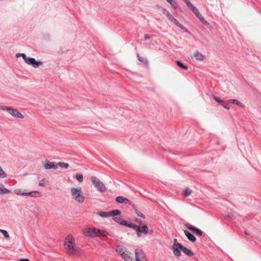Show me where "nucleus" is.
<instances>
[{
  "label": "nucleus",
  "instance_id": "nucleus-54",
  "mask_svg": "<svg viewBox=\"0 0 261 261\" xmlns=\"http://www.w3.org/2000/svg\"><path fill=\"white\" fill-rule=\"evenodd\" d=\"M244 233L247 236L249 235V233L246 230L244 231Z\"/></svg>",
  "mask_w": 261,
  "mask_h": 261
},
{
  "label": "nucleus",
  "instance_id": "nucleus-15",
  "mask_svg": "<svg viewBox=\"0 0 261 261\" xmlns=\"http://www.w3.org/2000/svg\"><path fill=\"white\" fill-rule=\"evenodd\" d=\"M97 237H106L109 235V233L104 230H101L100 229L97 228Z\"/></svg>",
  "mask_w": 261,
  "mask_h": 261
},
{
  "label": "nucleus",
  "instance_id": "nucleus-50",
  "mask_svg": "<svg viewBox=\"0 0 261 261\" xmlns=\"http://www.w3.org/2000/svg\"><path fill=\"white\" fill-rule=\"evenodd\" d=\"M19 261H30L28 258H22L20 259Z\"/></svg>",
  "mask_w": 261,
  "mask_h": 261
},
{
  "label": "nucleus",
  "instance_id": "nucleus-33",
  "mask_svg": "<svg viewBox=\"0 0 261 261\" xmlns=\"http://www.w3.org/2000/svg\"><path fill=\"white\" fill-rule=\"evenodd\" d=\"M213 98L214 99V100L217 101L218 103L221 104L222 105L223 103H224V101L222 99H221L220 98H219L218 97L215 96V95H213Z\"/></svg>",
  "mask_w": 261,
  "mask_h": 261
},
{
  "label": "nucleus",
  "instance_id": "nucleus-13",
  "mask_svg": "<svg viewBox=\"0 0 261 261\" xmlns=\"http://www.w3.org/2000/svg\"><path fill=\"white\" fill-rule=\"evenodd\" d=\"M184 234L187 237L188 240L191 242H194L196 241V237L187 230H184Z\"/></svg>",
  "mask_w": 261,
  "mask_h": 261
},
{
  "label": "nucleus",
  "instance_id": "nucleus-4",
  "mask_svg": "<svg viewBox=\"0 0 261 261\" xmlns=\"http://www.w3.org/2000/svg\"><path fill=\"white\" fill-rule=\"evenodd\" d=\"M71 193L74 199L78 202L82 203L84 201V196L82 195V191L77 188H71Z\"/></svg>",
  "mask_w": 261,
  "mask_h": 261
},
{
  "label": "nucleus",
  "instance_id": "nucleus-22",
  "mask_svg": "<svg viewBox=\"0 0 261 261\" xmlns=\"http://www.w3.org/2000/svg\"><path fill=\"white\" fill-rule=\"evenodd\" d=\"M162 10L163 12V14L165 15L170 20H171V18L173 17V16L170 13V12L167 11L165 8H162Z\"/></svg>",
  "mask_w": 261,
  "mask_h": 261
},
{
  "label": "nucleus",
  "instance_id": "nucleus-32",
  "mask_svg": "<svg viewBox=\"0 0 261 261\" xmlns=\"http://www.w3.org/2000/svg\"><path fill=\"white\" fill-rule=\"evenodd\" d=\"M0 232L3 234L5 238L8 239L10 237L9 234L7 230L0 229Z\"/></svg>",
  "mask_w": 261,
  "mask_h": 261
},
{
  "label": "nucleus",
  "instance_id": "nucleus-27",
  "mask_svg": "<svg viewBox=\"0 0 261 261\" xmlns=\"http://www.w3.org/2000/svg\"><path fill=\"white\" fill-rule=\"evenodd\" d=\"M14 193L17 195L25 196V192H23V190L21 189H16L14 190Z\"/></svg>",
  "mask_w": 261,
  "mask_h": 261
},
{
  "label": "nucleus",
  "instance_id": "nucleus-37",
  "mask_svg": "<svg viewBox=\"0 0 261 261\" xmlns=\"http://www.w3.org/2000/svg\"><path fill=\"white\" fill-rule=\"evenodd\" d=\"M6 177L5 172L3 170L2 168L0 166V177L4 178Z\"/></svg>",
  "mask_w": 261,
  "mask_h": 261
},
{
  "label": "nucleus",
  "instance_id": "nucleus-31",
  "mask_svg": "<svg viewBox=\"0 0 261 261\" xmlns=\"http://www.w3.org/2000/svg\"><path fill=\"white\" fill-rule=\"evenodd\" d=\"M137 57L138 58V60L142 63H143L144 64H148V61L146 58H144L143 57H140L139 54L137 55Z\"/></svg>",
  "mask_w": 261,
  "mask_h": 261
},
{
  "label": "nucleus",
  "instance_id": "nucleus-52",
  "mask_svg": "<svg viewBox=\"0 0 261 261\" xmlns=\"http://www.w3.org/2000/svg\"><path fill=\"white\" fill-rule=\"evenodd\" d=\"M169 4H171L173 2V0H166Z\"/></svg>",
  "mask_w": 261,
  "mask_h": 261
},
{
  "label": "nucleus",
  "instance_id": "nucleus-46",
  "mask_svg": "<svg viewBox=\"0 0 261 261\" xmlns=\"http://www.w3.org/2000/svg\"><path fill=\"white\" fill-rule=\"evenodd\" d=\"M202 22H203L204 24H206V25H209V23L208 22L205 20L204 18H202Z\"/></svg>",
  "mask_w": 261,
  "mask_h": 261
},
{
  "label": "nucleus",
  "instance_id": "nucleus-5",
  "mask_svg": "<svg viewBox=\"0 0 261 261\" xmlns=\"http://www.w3.org/2000/svg\"><path fill=\"white\" fill-rule=\"evenodd\" d=\"M91 181L96 189L99 192L103 193L106 191L105 185L95 176L91 177Z\"/></svg>",
  "mask_w": 261,
  "mask_h": 261
},
{
  "label": "nucleus",
  "instance_id": "nucleus-30",
  "mask_svg": "<svg viewBox=\"0 0 261 261\" xmlns=\"http://www.w3.org/2000/svg\"><path fill=\"white\" fill-rule=\"evenodd\" d=\"M125 261H134V259L131 257L127 253L123 254L122 257Z\"/></svg>",
  "mask_w": 261,
  "mask_h": 261
},
{
  "label": "nucleus",
  "instance_id": "nucleus-24",
  "mask_svg": "<svg viewBox=\"0 0 261 261\" xmlns=\"http://www.w3.org/2000/svg\"><path fill=\"white\" fill-rule=\"evenodd\" d=\"M132 228L136 231L137 237L138 238L140 237L141 232V227L135 224Z\"/></svg>",
  "mask_w": 261,
  "mask_h": 261
},
{
  "label": "nucleus",
  "instance_id": "nucleus-44",
  "mask_svg": "<svg viewBox=\"0 0 261 261\" xmlns=\"http://www.w3.org/2000/svg\"><path fill=\"white\" fill-rule=\"evenodd\" d=\"M196 16L197 17H198V18L200 19V20L202 22V18H203V16L201 15V13H200V15H196Z\"/></svg>",
  "mask_w": 261,
  "mask_h": 261
},
{
  "label": "nucleus",
  "instance_id": "nucleus-55",
  "mask_svg": "<svg viewBox=\"0 0 261 261\" xmlns=\"http://www.w3.org/2000/svg\"><path fill=\"white\" fill-rule=\"evenodd\" d=\"M233 214H230V215H228V217H233Z\"/></svg>",
  "mask_w": 261,
  "mask_h": 261
},
{
  "label": "nucleus",
  "instance_id": "nucleus-26",
  "mask_svg": "<svg viewBox=\"0 0 261 261\" xmlns=\"http://www.w3.org/2000/svg\"><path fill=\"white\" fill-rule=\"evenodd\" d=\"M176 63L178 67L183 69L187 70L188 69V67L184 65V64L182 62L179 60L176 61Z\"/></svg>",
  "mask_w": 261,
  "mask_h": 261
},
{
  "label": "nucleus",
  "instance_id": "nucleus-51",
  "mask_svg": "<svg viewBox=\"0 0 261 261\" xmlns=\"http://www.w3.org/2000/svg\"><path fill=\"white\" fill-rule=\"evenodd\" d=\"M136 222H138V223H140L141 222V220L140 219H136Z\"/></svg>",
  "mask_w": 261,
  "mask_h": 261
},
{
  "label": "nucleus",
  "instance_id": "nucleus-21",
  "mask_svg": "<svg viewBox=\"0 0 261 261\" xmlns=\"http://www.w3.org/2000/svg\"><path fill=\"white\" fill-rule=\"evenodd\" d=\"M170 21L172 22L174 24H175L176 26L179 27L180 29H183V25L180 24L179 22V21L174 17L173 18H171V20Z\"/></svg>",
  "mask_w": 261,
  "mask_h": 261
},
{
  "label": "nucleus",
  "instance_id": "nucleus-14",
  "mask_svg": "<svg viewBox=\"0 0 261 261\" xmlns=\"http://www.w3.org/2000/svg\"><path fill=\"white\" fill-rule=\"evenodd\" d=\"M194 56L197 60L200 61L204 60L205 58V56L199 53L198 51H197L194 53Z\"/></svg>",
  "mask_w": 261,
  "mask_h": 261
},
{
  "label": "nucleus",
  "instance_id": "nucleus-35",
  "mask_svg": "<svg viewBox=\"0 0 261 261\" xmlns=\"http://www.w3.org/2000/svg\"><path fill=\"white\" fill-rule=\"evenodd\" d=\"M192 191L189 188H187L184 191V194L186 196H189L191 194Z\"/></svg>",
  "mask_w": 261,
  "mask_h": 261
},
{
  "label": "nucleus",
  "instance_id": "nucleus-40",
  "mask_svg": "<svg viewBox=\"0 0 261 261\" xmlns=\"http://www.w3.org/2000/svg\"><path fill=\"white\" fill-rule=\"evenodd\" d=\"M222 106L223 107L227 109V110H229L230 109V106H229V105L228 103H225L224 102V103L222 104Z\"/></svg>",
  "mask_w": 261,
  "mask_h": 261
},
{
  "label": "nucleus",
  "instance_id": "nucleus-7",
  "mask_svg": "<svg viewBox=\"0 0 261 261\" xmlns=\"http://www.w3.org/2000/svg\"><path fill=\"white\" fill-rule=\"evenodd\" d=\"M64 245L65 246L66 249H67V253L69 255H73L77 252V248L74 247L73 245L67 244V242H65Z\"/></svg>",
  "mask_w": 261,
  "mask_h": 261
},
{
  "label": "nucleus",
  "instance_id": "nucleus-45",
  "mask_svg": "<svg viewBox=\"0 0 261 261\" xmlns=\"http://www.w3.org/2000/svg\"><path fill=\"white\" fill-rule=\"evenodd\" d=\"M145 40H147V39H149L150 38V36L149 35H147V34H145L144 35V37Z\"/></svg>",
  "mask_w": 261,
  "mask_h": 261
},
{
  "label": "nucleus",
  "instance_id": "nucleus-20",
  "mask_svg": "<svg viewBox=\"0 0 261 261\" xmlns=\"http://www.w3.org/2000/svg\"><path fill=\"white\" fill-rule=\"evenodd\" d=\"M74 242V239L72 236L68 235L66 237L65 242H67V244H72Z\"/></svg>",
  "mask_w": 261,
  "mask_h": 261
},
{
  "label": "nucleus",
  "instance_id": "nucleus-28",
  "mask_svg": "<svg viewBox=\"0 0 261 261\" xmlns=\"http://www.w3.org/2000/svg\"><path fill=\"white\" fill-rule=\"evenodd\" d=\"M58 165V167L59 166L61 168H65V169H67L69 167V164L68 163H64V162H60L58 163L57 164Z\"/></svg>",
  "mask_w": 261,
  "mask_h": 261
},
{
  "label": "nucleus",
  "instance_id": "nucleus-18",
  "mask_svg": "<svg viewBox=\"0 0 261 261\" xmlns=\"http://www.w3.org/2000/svg\"><path fill=\"white\" fill-rule=\"evenodd\" d=\"M10 193V191L6 189L4 185L0 182V194H8Z\"/></svg>",
  "mask_w": 261,
  "mask_h": 261
},
{
  "label": "nucleus",
  "instance_id": "nucleus-10",
  "mask_svg": "<svg viewBox=\"0 0 261 261\" xmlns=\"http://www.w3.org/2000/svg\"><path fill=\"white\" fill-rule=\"evenodd\" d=\"M136 260L146 259L143 251L139 249H136L135 251Z\"/></svg>",
  "mask_w": 261,
  "mask_h": 261
},
{
  "label": "nucleus",
  "instance_id": "nucleus-9",
  "mask_svg": "<svg viewBox=\"0 0 261 261\" xmlns=\"http://www.w3.org/2000/svg\"><path fill=\"white\" fill-rule=\"evenodd\" d=\"M44 168L46 169H57L58 165H56L54 162H50L48 160H45L43 163Z\"/></svg>",
  "mask_w": 261,
  "mask_h": 261
},
{
  "label": "nucleus",
  "instance_id": "nucleus-29",
  "mask_svg": "<svg viewBox=\"0 0 261 261\" xmlns=\"http://www.w3.org/2000/svg\"><path fill=\"white\" fill-rule=\"evenodd\" d=\"M148 227L146 225H144L141 227V232L146 234L148 232Z\"/></svg>",
  "mask_w": 261,
  "mask_h": 261
},
{
  "label": "nucleus",
  "instance_id": "nucleus-16",
  "mask_svg": "<svg viewBox=\"0 0 261 261\" xmlns=\"http://www.w3.org/2000/svg\"><path fill=\"white\" fill-rule=\"evenodd\" d=\"M119 224L120 225L126 226L131 228H132L135 225V224L133 223L132 222H129L126 220L120 221L119 222Z\"/></svg>",
  "mask_w": 261,
  "mask_h": 261
},
{
  "label": "nucleus",
  "instance_id": "nucleus-36",
  "mask_svg": "<svg viewBox=\"0 0 261 261\" xmlns=\"http://www.w3.org/2000/svg\"><path fill=\"white\" fill-rule=\"evenodd\" d=\"M229 102L231 103H236V105H237L238 106H242V103L238 101L236 99H231V100H229Z\"/></svg>",
  "mask_w": 261,
  "mask_h": 261
},
{
  "label": "nucleus",
  "instance_id": "nucleus-47",
  "mask_svg": "<svg viewBox=\"0 0 261 261\" xmlns=\"http://www.w3.org/2000/svg\"><path fill=\"white\" fill-rule=\"evenodd\" d=\"M130 205L132 206V207H133V209L135 211H136V210H137L136 206L134 204L132 203V204Z\"/></svg>",
  "mask_w": 261,
  "mask_h": 261
},
{
  "label": "nucleus",
  "instance_id": "nucleus-48",
  "mask_svg": "<svg viewBox=\"0 0 261 261\" xmlns=\"http://www.w3.org/2000/svg\"><path fill=\"white\" fill-rule=\"evenodd\" d=\"M170 4V5H171V6H172V7H173L174 8H176V6H175V3H174V1H173V2H172V3H171V4Z\"/></svg>",
  "mask_w": 261,
  "mask_h": 261
},
{
  "label": "nucleus",
  "instance_id": "nucleus-1",
  "mask_svg": "<svg viewBox=\"0 0 261 261\" xmlns=\"http://www.w3.org/2000/svg\"><path fill=\"white\" fill-rule=\"evenodd\" d=\"M16 57L17 58L22 57L27 64L32 65L34 68H38L43 64L42 62L37 61L35 58L32 57H28L24 53H17Z\"/></svg>",
  "mask_w": 261,
  "mask_h": 261
},
{
  "label": "nucleus",
  "instance_id": "nucleus-43",
  "mask_svg": "<svg viewBox=\"0 0 261 261\" xmlns=\"http://www.w3.org/2000/svg\"><path fill=\"white\" fill-rule=\"evenodd\" d=\"M181 30H184L185 32L187 33L188 34H190V32L183 25V29H181Z\"/></svg>",
  "mask_w": 261,
  "mask_h": 261
},
{
  "label": "nucleus",
  "instance_id": "nucleus-11",
  "mask_svg": "<svg viewBox=\"0 0 261 261\" xmlns=\"http://www.w3.org/2000/svg\"><path fill=\"white\" fill-rule=\"evenodd\" d=\"M184 2L187 4V6L193 11V12L195 15H200V12L198 9L195 7L189 0H184Z\"/></svg>",
  "mask_w": 261,
  "mask_h": 261
},
{
  "label": "nucleus",
  "instance_id": "nucleus-12",
  "mask_svg": "<svg viewBox=\"0 0 261 261\" xmlns=\"http://www.w3.org/2000/svg\"><path fill=\"white\" fill-rule=\"evenodd\" d=\"M116 201L117 202L120 203H125V204L128 203V204H132V202L130 201L129 200H128V199H127L123 196H120L116 197Z\"/></svg>",
  "mask_w": 261,
  "mask_h": 261
},
{
  "label": "nucleus",
  "instance_id": "nucleus-49",
  "mask_svg": "<svg viewBox=\"0 0 261 261\" xmlns=\"http://www.w3.org/2000/svg\"><path fill=\"white\" fill-rule=\"evenodd\" d=\"M170 4V5H171V6H172V7H173L174 8H176V6H175V3H174V1H173V2H172V3H171V4Z\"/></svg>",
  "mask_w": 261,
  "mask_h": 261
},
{
  "label": "nucleus",
  "instance_id": "nucleus-23",
  "mask_svg": "<svg viewBox=\"0 0 261 261\" xmlns=\"http://www.w3.org/2000/svg\"><path fill=\"white\" fill-rule=\"evenodd\" d=\"M97 215L101 217L107 218L109 217V212H98Z\"/></svg>",
  "mask_w": 261,
  "mask_h": 261
},
{
  "label": "nucleus",
  "instance_id": "nucleus-6",
  "mask_svg": "<svg viewBox=\"0 0 261 261\" xmlns=\"http://www.w3.org/2000/svg\"><path fill=\"white\" fill-rule=\"evenodd\" d=\"M83 233L86 236L89 238H95L97 237V228L89 227L83 230Z\"/></svg>",
  "mask_w": 261,
  "mask_h": 261
},
{
  "label": "nucleus",
  "instance_id": "nucleus-41",
  "mask_svg": "<svg viewBox=\"0 0 261 261\" xmlns=\"http://www.w3.org/2000/svg\"><path fill=\"white\" fill-rule=\"evenodd\" d=\"M44 178L42 179L41 180V181H40L39 182V186H40V187H44L45 186V184L43 182V181L44 180Z\"/></svg>",
  "mask_w": 261,
  "mask_h": 261
},
{
  "label": "nucleus",
  "instance_id": "nucleus-34",
  "mask_svg": "<svg viewBox=\"0 0 261 261\" xmlns=\"http://www.w3.org/2000/svg\"><path fill=\"white\" fill-rule=\"evenodd\" d=\"M76 178L79 182H81L83 180V175L82 174H76Z\"/></svg>",
  "mask_w": 261,
  "mask_h": 261
},
{
  "label": "nucleus",
  "instance_id": "nucleus-19",
  "mask_svg": "<svg viewBox=\"0 0 261 261\" xmlns=\"http://www.w3.org/2000/svg\"><path fill=\"white\" fill-rule=\"evenodd\" d=\"M24 194L25 196H28L31 197H36L37 196L36 195V194H40V192L38 191H34L30 192H25Z\"/></svg>",
  "mask_w": 261,
  "mask_h": 261
},
{
  "label": "nucleus",
  "instance_id": "nucleus-38",
  "mask_svg": "<svg viewBox=\"0 0 261 261\" xmlns=\"http://www.w3.org/2000/svg\"><path fill=\"white\" fill-rule=\"evenodd\" d=\"M135 212L138 216L140 217L142 219L145 218V216L142 213H141L140 211H139L138 210H136Z\"/></svg>",
  "mask_w": 261,
  "mask_h": 261
},
{
  "label": "nucleus",
  "instance_id": "nucleus-39",
  "mask_svg": "<svg viewBox=\"0 0 261 261\" xmlns=\"http://www.w3.org/2000/svg\"><path fill=\"white\" fill-rule=\"evenodd\" d=\"M177 244H180V243H178V242H177V239H174L173 245L172 247V251H173V253H174V250L175 248L176 247V245Z\"/></svg>",
  "mask_w": 261,
  "mask_h": 261
},
{
  "label": "nucleus",
  "instance_id": "nucleus-2",
  "mask_svg": "<svg viewBox=\"0 0 261 261\" xmlns=\"http://www.w3.org/2000/svg\"><path fill=\"white\" fill-rule=\"evenodd\" d=\"M180 250L189 257L194 256L193 252L188 248L183 246L181 244H177L174 250V255L176 256L181 255Z\"/></svg>",
  "mask_w": 261,
  "mask_h": 261
},
{
  "label": "nucleus",
  "instance_id": "nucleus-8",
  "mask_svg": "<svg viewBox=\"0 0 261 261\" xmlns=\"http://www.w3.org/2000/svg\"><path fill=\"white\" fill-rule=\"evenodd\" d=\"M185 227L189 230L193 231L196 235L202 236V231L199 228L189 224L187 223L185 225Z\"/></svg>",
  "mask_w": 261,
  "mask_h": 261
},
{
  "label": "nucleus",
  "instance_id": "nucleus-17",
  "mask_svg": "<svg viewBox=\"0 0 261 261\" xmlns=\"http://www.w3.org/2000/svg\"><path fill=\"white\" fill-rule=\"evenodd\" d=\"M116 251L121 255L122 257L123 254H125L126 249L122 246H118L116 248Z\"/></svg>",
  "mask_w": 261,
  "mask_h": 261
},
{
  "label": "nucleus",
  "instance_id": "nucleus-53",
  "mask_svg": "<svg viewBox=\"0 0 261 261\" xmlns=\"http://www.w3.org/2000/svg\"><path fill=\"white\" fill-rule=\"evenodd\" d=\"M136 261H147V259L137 260Z\"/></svg>",
  "mask_w": 261,
  "mask_h": 261
},
{
  "label": "nucleus",
  "instance_id": "nucleus-42",
  "mask_svg": "<svg viewBox=\"0 0 261 261\" xmlns=\"http://www.w3.org/2000/svg\"><path fill=\"white\" fill-rule=\"evenodd\" d=\"M113 220L116 222L117 223H119V222H120V221H119V218H118V217H113Z\"/></svg>",
  "mask_w": 261,
  "mask_h": 261
},
{
  "label": "nucleus",
  "instance_id": "nucleus-3",
  "mask_svg": "<svg viewBox=\"0 0 261 261\" xmlns=\"http://www.w3.org/2000/svg\"><path fill=\"white\" fill-rule=\"evenodd\" d=\"M0 109L8 112L12 116L18 118H23V115L19 112L16 109L11 108L3 105H0Z\"/></svg>",
  "mask_w": 261,
  "mask_h": 261
},
{
  "label": "nucleus",
  "instance_id": "nucleus-25",
  "mask_svg": "<svg viewBox=\"0 0 261 261\" xmlns=\"http://www.w3.org/2000/svg\"><path fill=\"white\" fill-rule=\"evenodd\" d=\"M121 214L120 211L118 210H115L111 212H109V216H117L118 215H120Z\"/></svg>",
  "mask_w": 261,
  "mask_h": 261
}]
</instances>
